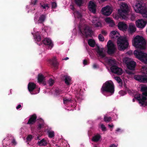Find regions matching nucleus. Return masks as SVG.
<instances>
[{
	"label": "nucleus",
	"instance_id": "a211bd4d",
	"mask_svg": "<svg viewBox=\"0 0 147 147\" xmlns=\"http://www.w3.org/2000/svg\"><path fill=\"white\" fill-rule=\"evenodd\" d=\"M134 78L135 79L140 82L144 83L147 82V78L145 76L141 75H135Z\"/></svg>",
	"mask_w": 147,
	"mask_h": 147
},
{
	"label": "nucleus",
	"instance_id": "8fccbe9b",
	"mask_svg": "<svg viewBox=\"0 0 147 147\" xmlns=\"http://www.w3.org/2000/svg\"><path fill=\"white\" fill-rule=\"evenodd\" d=\"M119 93L121 96H123L125 94V92L123 90L120 91L119 92Z\"/></svg>",
	"mask_w": 147,
	"mask_h": 147
},
{
	"label": "nucleus",
	"instance_id": "dca6fc26",
	"mask_svg": "<svg viewBox=\"0 0 147 147\" xmlns=\"http://www.w3.org/2000/svg\"><path fill=\"white\" fill-rule=\"evenodd\" d=\"M96 5L94 2L92 1L89 2L88 7L89 11L93 13L96 12Z\"/></svg>",
	"mask_w": 147,
	"mask_h": 147
},
{
	"label": "nucleus",
	"instance_id": "4468645a",
	"mask_svg": "<svg viewBox=\"0 0 147 147\" xmlns=\"http://www.w3.org/2000/svg\"><path fill=\"white\" fill-rule=\"evenodd\" d=\"M112 11V8L109 6H107L102 9V12L103 14L105 16H109Z\"/></svg>",
	"mask_w": 147,
	"mask_h": 147
},
{
	"label": "nucleus",
	"instance_id": "20e7f679",
	"mask_svg": "<svg viewBox=\"0 0 147 147\" xmlns=\"http://www.w3.org/2000/svg\"><path fill=\"white\" fill-rule=\"evenodd\" d=\"M120 8L118 11L120 17L123 19H127L129 11V7L128 5L126 3H122L120 5Z\"/></svg>",
	"mask_w": 147,
	"mask_h": 147
},
{
	"label": "nucleus",
	"instance_id": "f03ea898",
	"mask_svg": "<svg viewBox=\"0 0 147 147\" xmlns=\"http://www.w3.org/2000/svg\"><path fill=\"white\" fill-rule=\"evenodd\" d=\"M141 91L143 92L142 95L139 94L137 97L138 100L139 102L143 106H146L147 104L146 96H147V86H143L141 87Z\"/></svg>",
	"mask_w": 147,
	"mask_h": 147
},
{
	"label": "nucleus",
	"instance_id": "c03bdc74",
	"mask_svg": "<svg viewBox=\"0 0 147 147\" xmlns=\"http://www.w3.org/2000/svg\"><path fill=\"white\" fill-rule=\"evenodd\" d=\"M52 8L53 9H55L57 6V4L56 2H53L51 3Z\"/></svg>",
	"mask_w": 147,
	"mask_h": 147
},
{
	"label": "nucleus",
	"instance_id": "f3484780",
	"mask_svg": "<svg viewBox=\"0 0 147 147\" xmlns=\"http://www.w3.org/2000/svg\"><path fill=\"white\" fill-rule=\"evenodd\" d=\"M42 42L44 45L49 46V49H51L53 47V45L52 41L50 39L47 38H45L42 41Z\"/></svg>",
	"mask_w": 147,
	"mask_h": 147
},
{
	"label": "nucleus",
	"instance_id": "a19ab883",
	"mask_svg": "<svg viewBox=\"0 0 147 147\" xmlns=\"http://www.w3.org/2000/svg\"><path fill=\"white\" fill-rule=\"evenodd\" d=\"M92 67L94 69H97L100 68V66L96 63H94L92 65Z\"/></svg>",
	"mask_w": 147,
	"mask_h": 147
},
{
	"label": "nucleus",
	"instance_id": "f8f14e48",
	"mask_svg": "<svg viewBox=\"0 0 147 147\" xmlns=\"http://www.w3.org/2000/svg\"><path fill=\"white\" fill-rule=\"evenodd\" d=\"M111 70L112 72L117 75H121L123 73L122 69L116 65H113Z\"/></svg>",
	"mask_w": 147,
	"mask_h": 147
},
{
	"label": "nucleus",
	"instance_id": "052dcab7",
	"mask_svg": "<svg viewBox=\"0 0 147 147\" xmlns=\"http://www.w3.org/2000/svg\"><path fill=\"white\" fill-rule=\"evenodd\" d=\"M113 18L116 19H118L119 18L118 16H116V14H114L113 15Z\"/></svg>",
	"mask_w": 147,
	"mask_h": 147
},
{
	"label": "nucleus",
	"instance_id": "c756f323",
	"mask_svg": "<svg viewBox=\"0 0 147 147\" xmlns=\"http://www.w3.org/2000/svg\"><path fill=\"white\" fill-rule=\"evenodd\" d=\"M140 14L144 18H147V7H146Z\"/></svg>",
	"mask_w": 147,
	"mask_h": 147
},
{
	"label": "nucleus",
	"instance_id": "774afa93",
	"mask_svg": "<svg viewBox=\"0 0 147 147\" xmlns=\"http://www.w3.org/2000/svg\"><path fill=\"white\" fill-rule=\"evenodd\" d=\"M78 15L79 17L80 18V17H82V15L81 14L79 13Z\"/></svg>",
	"mask_w": 147,
	"mask_h": 147
},
{
	"label": "nucleus",
	"instance_id": "2eb2a0df",
	"mask_svg": "<svg viewBox=\"0 0 147 147\" xmlns=\"http://www.w3.org/2000/svg\"><path fill=\"white\" fill-rule=\"evenodd\" d=\"M117 26L119 30L123 32L126 31L127 30V25L124 22H119L117 24Z\"/></svg>",
	"mask_w": 147,
	"mask_h": 147
},
{
	"label": "nucleus",
	"instance_id": "5fc2aeb1",
	"mask_svg": "<svg viewBox=\"0 0 147 147\" xmlns=\"http://www.w3.org/2000/svg\"><path fill=\"white\" fill-rule=\"evenodd\" d=\"M135 18V17L133 15H132L131 16L130 19L131 20L134 21V20Z\"/></svg>",
	"mask_w": 147,
	"mask_h": 147
},
{
	"label": "nucleus",
	"instance_id": "6ab92c4d",
	"mask_svg": "<svg viewBox=\"0 0 147 147\" xmlns=\"http://www.w3.org/2000/svg\"><path fill=\"white\" fill-rule=\"evenodd\" d=\"M136 28L134 24L132 23L129 24L127 31L129 33L132 34L136 32Z\"/></svg>",
	"mask_w": 147,
	"mask_h": 147
},
{
	"label": "nucleus",
	"instance_id": "bb28decb",
	"mask_svg": "<svg viewBox=\"0 0 147 147\" xmlns=\"http://www.w3.org/2000/svg\"><path fill=\"white\" fill-rule=\"evenodd\" d=\"M105 22L109 24V26H113L115 25L113 21L109 18H107L105 19Z\"/></svg>",
	"mask_w": 147,
	"mask_h": 147
},
{
	"label": "nucleus",
	"instance_id": "f704fd0d",
	"mask_svg": "<svg viewBox=\"0 0 147 147\" xmlns=\"http://www.w3.org/2000/svg\"><path fill=\"white\" fill-rule=\"evenodd\" d=\"M35 39L36 41V40L38 42L40 41L41 40V36L38 33H36L35 34Z\"/></svg>",
	"mask_w": 147,
	"mask_h": 147
},
{
	"label": "nucleus",
	"instance_id": "69168bd1",
	"mask_svg": "<svg viewBox=\"0 0 147 147\" xmlns=\"http://www.w3.org/2000/svg\"><path fill=\"white\" fill-rule=\"evenodd\" d=\"M120 129H119V128H117L116 130V131H120Z\"/></svg>",
	"mask_w": 147,
	"mask_h": 147
},
{
	"label": "nucleus",
	"instance_id": "72a5a7b5",
	"mask_svg": "<svg viewBox=\"0 0 147 147\" xmlns=\"http://www.w3.org/2000/svg\"><path fill=\"white\" fill-rule=\"evenodd\" d=\"M63 103L64 104H68L71 102V99L68 98L67 97H64L63 99Z\"/></svg>",
	"mask_w": 147,
	"mask_h": 147
},
{
	"label": "nucleus",
	"instance_id": "aec40b11",
	"mask_svg": "<svg viewBox=\"0 0 147 147\" xmlns=\"http://www.w3.org/2000/svg\"><path fill=\"white\" fill-rule=\"evenodd\" d=\"M49 62L52 67H53L55 69H57L59 63L57 61L55 57H53L52 59H50Z\"/></svg>",
	"mask_w": 147,
	"mask_h": 147
},
{
	"label": "nucleus",
	"instance_id": "cd10ccee",
	"mask_svg": "<svg viewBox=\"0 0 147 147\" xmlns=\"http://www.w3.org/2000/svg\"><path fill=\"white\" fill-rule=\"evenodd\" d=\"M88 45L92 47H94L96 45V43L95 40L94 39H89L88 41Z\"/></svg>",
	"mask_w": 147,
	"mask_h": 147
},
{
	"label": "nucleus",
	"instance_id": "c9c22d12",
	"mask_svg": "<svg viewBox=\"0 0 147 147\" xmlns=\"http://www.w3.org/2000/svg\"><path fill=\"white\" fill-rule=\"evenodd\" d=\"M44 78V77L42 74H39L38 76V81L39 82H42Z\"/></svg>",
	"mask_w": 147,
	"mask_h": 147
},
{
	"label": "nucleus",
	"instance_id": "0e129e2a",
	"mask_svg": "<svg viewBox=\"0 0 147 147\" xmlns=\"http://www.w3.org/2000/svg\"><path fill=\"white\" fill-rule=\"evenodd\" d=\"M109 147H117V146L114 144H113L111 145Z\"/></svg>",
	"mask_w": 147,
	"mask_h": 147
},
{
	"label": "nucleus",
	"instance_id": "a18cd8bd",
	"mask_svg": "<svg viewBox=\"0 0 147 147\" xmlns=\"http://www.w3.org/2000/svg\"><path fill=\"white\" fill-rule=\"evenodd\" d=\"M32 138V135H30L28 136L27 138L26 139L28 141H31Z\"/></svg>",
	"mask_w": 147,
	"mask_h": 147
},
{
	"label": "nucleus",
	"instance_id": "b1692460",
	"mask_svg": "<svg viewBox=\"0 0 147 147\" xmlns=\"http://www.w3.org/2000/svg\"><path fill=\"white\" fill-rule=\"evenodd\" d=\"M119 35L118 32L117 31H113L110 33V37L111 38H116Z\"/></svg>",
	"mask_w": 147,
	"mask_h": 147
},
{
	"label": "nucleus",
	"instance_id": "393cba45",
	"mask_svg": "<svg viewBox=\"0 0 147 147\" xmlns=\"http://www.w3.org/2000/svg\"><path fill=\"white\" fill-rule=\"evenodd\" d=\"M37 144L40 146H45L47 144V141L43 138L42 140L38 142Z\"/></svg>",
	"mask_w": 147,
	"mask_h": 147
},
{
	"label": "nucleus",
	"instance_id": "ea45409f",
	"mask_svg": "<svg viewBox=\"0 0 147 147\" xmlns=\"http://www.w3.org/2000/svg\"><path fill=\"white\" fill-rule=\"evenodd\" d=\"M40 6L41 7H42L43 9H48L49 8V7L47 3H44L42 5L40 4Z\"/></svg>",
	"mask_w": 147,
	"mask_h": 147
},
{
	"label": "nucleus",
	"instance_id": "423d86ee",
	"mask_svg": "<svg viewBox=\"0 0 147 147\" xmlns=\"http://www.w3.org/2000/svg\"><path fill=\"white\" fill-rule=\"evenodd\" d=\"M134 54L138 59L146 64H147V54L138 50H135Z\"/></svg>",
	"mask_w": 147,
	"mask_h": 147
},
{
	"label": "nucleus",
	"instance_id": "603ef678",
	"mask_svg": "<svg viewBox=\"0 0 147 147\" xmlns=\"http://www.w3.org/2000/svg\"><path fill=\"white\" fill-rule=\"evenodd\" d=\"M12 143L13 144V145L14 146H15L16 145L17 143L16 141V140L13 139L12 141Z\"/></svg>",
	"mask_w": 147,
	"mask_h": 147
},
{
	"label": "nucleus",
	"instance_id": "e433bc0d",
	"mask_svg": "<svg viewBox=\"0 0 147 147\" xmlns=\"http://www.w3.org/2000/svg\"><path fill=\"white\" fill-rule=\"evenodd\" d=\"M141 72L143 74H147V67L143 66L141 69Z\"/></svg>",
	"mask_w": 147,
	"mask_h": 147
},
{
	"label": "nucleus",
	"instance_id": "4d7b16f0",
	"mask_svg": "<svg viewBox=\"0 0 147 147\" xmlns=\"http://www.w3.org/2000/svg\"><path fill=\"white\" fill-rule=\"evenodd\" d=\"M83 64L84 65H87V61L86 60L84 59L83 61Z\"/></svg>",
	"mask_w": 147,
	"mask_h": 147
},
{
	"label": "nucleus",
	"instance_id": "1a4fd4ad",
	"mask_svg": "<svg viewBox=\"0 0 147 147\" xmlns=\"http://www.w3.org/2000/svg\"><path fill=\"white\" fill-rule=\"evenodd\" d=\"M136 26L138 28L142 29L144 28L147 24V20L143 19H139L135 22Z\"/></svg>",
	"mask_w": 147,
	"mask_h": 147
},
{
	"label": "nucleus",
	"instance_id": "bf43d9fd",
	"mask_svg": "<svg viewBox=\"0 0 147 147\" xmlns=\"http://www.w3.org/2000/svg\"><path fill=\"white\" fill-rule=\"evenodd\" d=\"M98 38L99 41H101V34H99Z\"/></svg>",
	"mask_w": 147,
	"mask_h": 147
},
{
	"label": "nucleus",
	"instance_id": "9d476101",
	"mask_svg": "<svg viewBox=\"0 0 147 147\" xmlns=\"http://www.w3.org/2000/svg\"><path fill=\"white\" fill-rule=\"evenodd\" d=\"M146 7L143 3L139 2L136 3L134 7V9L135 12L140 13Z\"/></svg>",
	"mask_w": 147,
	"mask_h": 147
},
{
	"label": "nucleus",
	"instance_id": "09e8293b",
	"mask_svg": "<svg viewBox=\"0 0 147 147\" xmlns=\"http://www.w3.org/2000/svg\"><path fill=\"white\" fill-rule=\"evenodd\" d=\"M55 91L57 94L58 95L60 94L61 92V91L60 89H56Z\"/></svg>",
	"mask_w": 147,
	"mask_h": 147
},
{
	"label": "nucleus",
	"instance_id": "338daca9",
	"mask_svg": "<svg viewBox=\"0 0 147 147\" xmlns=\"http://www.w3.org/2000/svg\"><path fill=\"white\" fill-rule=\"evenodd\" d=\"M69 59V58L68 57H66L65 58V59H63V60H66L67 59Z\"/></svg>",
	"mask_w": 147,
	"mask_h": 147
},
{
	"label": "nucleus",
	"instance_id": "9b49d317",
	"mask_svg": "<svg viewBox=\"0 0 147 147\" xmlns=\"http://www.w3.org/2000/svg\"><path fill=\"white\" fill-rule=\"evenodd\" d=\"M108 53L109 54L113 53L115 50V47L113 42L111 40H109L107 43Z\"/></svg>",
	"mask_w": 147,
	"mask_h": 147
},
{
	"label": "nucleus",
	"instance_id": "2f4dec72",
	"mask_svg": "<svg viewBox=\"0 0 147 147\" xmlns=\"http://www.w3.org/2000/svg\"><path fill=\"white\" fill-rule=\"evenodd\" d=\"M75 4L78 6H81L83 4L82 0H74Z\"/></svg>",
	"mask_w": 147,
	"mask_h": 147
},
{
	"label": "nucleus",
	"instance_id": "de8ad7c7",
	"mask_svg": "<svg viewBox=\"0 0 147 147\" xmlns=\"http://www.w3.org/2000/svg\"><path fill=\"white\" fill-rule=\"evenodd\" d=\"M109 64H111V65H112L114 64L115 61L113 60L109 59Z\"/></svg>",
	"mask_w": 147,
	"mask_h": 147
},
{
	"label": "nucleus",
	"instance_id": "0eeeda50",
	"mask_svg": "<svg viewBox=\"0 0 147 147\" xmlns=\"http://www.w3.org/2000/svg\"><path fill=\"white\" fill-rule=\"evenodd\" d=\"M79 30L83 35L87 38L92 37L93 34V31L92 28L88 26H86L83 30L79 26Z\"/></svg>",
	"mask_w": 147,
	"mask_h": 147
},
{
	"label": "nucleus",
	"instance_id": "3c124183",
	"mask_svg": "<svg viewBox=\"0 0 147 147\" xmlns=\"http://www.w3.org/2000/svg\"><path fill=\"white\" fill-rule=\"evenodd\" d=\"M107 130V129L105 127L104 125H102V130L103 131H105Z\"/></svg>",
	"mask_w": 147,
	"mask_h": 147
},
{
	"label": "nucleus",
	"instance_id": "7ed1b4c3",
	"mask_svg": "<svg viewBox=\"0 0 147 147\" xmlns=\"http://www.w3.org/2000/svg\"><path fill=\"white\" fill-rule=\"evenodd\" d=\"M117 44L118 49L120 51H124L129 45L127 39L124 36H120L117 38Z\"/></svg>",
	"mask_w": 147,
	"mask_h": 147
},
{
	"label": "nucleus",
	"instance_id": "7c9ffc66",
	"mask_svg": "<svg viewBox=\"0 0 147 147\" xmlns=\"http://www.w3.org/2000/svg\"><path fill=\"white\" fill-rule=\"evenodd\" d=\"M92 22L93 24L96 27H98L100 26L101 23L98 20L96 19H94L92 20Z\"/></svg>",
	"mask_w": 147,
	"mask_h": 147
},
{
	"label": "nucleus",
	"instance_id": "f257e3e1",
	"mask_svg": "<svg viewBox=\"0 0 147 147\" xmlns=\"http://www.w3.org/2000/svg\"><path fill=\"white\" fill-rule=\"evenodd\" d=\"M132 42L133 45L136 48L144 49L146 48V41L142 36H134Z\"/></svg>",
	"mask_w": 147,
	"mask_h": 147
},
{
	"label": "nucleus",
	"instance_id": "79ce46f5",
	"mask_svg": "<svg viewBox=\"0 0 147 147\" xmlns=\"http://www.w3.org/2000/svg\"><path fill=\"white\" fill-rule=\"evenodd\" d=\"M111 118L110 117H107L105 116L104 117V120L106 122H109L111 120Z\"/></svg>",
	"mask_w": 147,
	"mask_h": 147
},
{
	"label": "nucleus",
	"instance_id": "412c9836",
	"mask_svg": "<svg viewBox=\"0 0 147 147\" xmlns=\"http://www.w3.org/2000/svg\"><path fill=\"white\" fill-rule=\"evenodd\" d=\"M37 116L35 114H34L30 116V118L27 123V124H33L36 121Z\"/></svg>",
	"mask_w": 147,
	"mask_h": 147
},
{
	"label": "nucleus",
	"instance_id": "c85d7f7f",
	"mask_svg": "<svg viewBox=\"0 0 147 147\" xmlns=\"http://www.w3.org/2000/svg\"><path fill=\"white\" fill-rule=\"evenodd\" d=\"M100 137V136L98 134L92 137V140L94 142H97L99 141Z\"/></svg>",
	"mask_w": 147,
	"mask_h": 147
},
{
	"label": "nucleus",
	"instance_id": "6e6552de",
	"mask_svg": "<svg viewBox=\"0 0 147 147\" xmlns=\"http://www.w3.org/2000/svg\"><path fill=\"white\" fill-rule=\"evenodd\" d=\"M126 64L127 68L131 70H134L136 65V63L133 60L127 57L125 58L123 60Z\"/></svg>",
	"mask_w": 147,
	"mask_h": 147
},
{
	"label": "nucleus",
	"instance_id": "58836bf2",
	"mask_svg": "<svg viewBox=\"0 0 147 147\" xmlns=\"http://www.w3.org/2000/svg\"><path fill=\"white\" fill-rule=\"evenodd\" d=\"M40 121H41V123H39L38 126V129L40 130L43 126V121L41 119H39Z\"/></svg>",
	"mask_w": 147,
	"mask_h": 147
},
{
	"label": "nucleus",
	"instance_id": "5701e85b",
	"mask_svg": "<svg viewBox=\"0 0 147 147\" xmlns=\"http://www.w3.org/2000/svg\"><path fill=\"white\" fill-rule=\"evenodd\" d=\"M63 78L64 81L66 85H69L70 84L71 78L69 76L67 75H64Z\"/></svg>",
	"mask_w": 147,
	"mask_h": 147
},
{
	"label": "nucleus",
	"instance_id": "37998d69",
	"mask_svg": "<svg viewBox=\"0 0 147 147\" xmlns=\"http://www.w3.org/2000/svg\"><path fill=\"white\" fill-rule=\"evenodd\" d=\"M54 81L53 80L50 79L49 81V83L50 86H52L54 84Z\"/></svg>",
	"mask_w": 147,
	"mask_h": 147
},
{
	"label": "nucleus",
	"instance_id": "680f3d73",
	"mask_svg": "<svg viewBox=\"0 0 147 147\" xmlns=\"http://www.w3.org/2000/svg\"><path fill=\"white\" fill-rule=\"evenodd\" d=\"M108 126L110 128H113L114 127V125L113 124H112L111 125H108Z\"/></svg>",
	"mask_w": 147,
	"mask_h": 147
},
{
	"label": "nucleus",
	"instance_id": "13d9d810",
	"mask_svg": "<svg viewBox=\"0 0 147 147\" xmlns=\"http://www.w3.org/2000/svg\"><path fill=\"white\" fill-rule=\"evenodd\" d=\"M21 107V105L20 104L18 105L16 107L17 109H18Z\"/></svg>",
	"mask_w": 147,
	"mask_h": 147
},
{
	"label": "nucleus",
	"instance_id": "473e14b6",
	"mask_svg": "<svg viewBox=\"0 0 147 147\" xmlns=\"http://www.w3.org/2000/svg\"><path fill=\"white\" fill-rule=\"evenodd\" d=\"M115 79L119 84V85L121 86L122 85V81L120 78L118 77H115L114 78Z\"/></svg>",
	"mask_w": 147,
	"mask_h": 147
},
{
	"label": "nucleus",
	"instance_id": "6e6d98bb",
	"mask_svg": "<svg viewBox=\"0 0 147 147\" xmlns=\"http://www.w3.org/2000/svg\"><path fill=\"white\" fill-rule=\"evenodd\" d=\"M38 0H34L32 2V3L34 5H35L37 2Z\"/></svg>",
	"mask_w": 147,
	"mask_h": 147
},
{
	"label": "nucleus",
	"instance_id": "39448f33",
	"mask_svg": "<svg viewBox=\"0 0 147 147\" xmlns=\"http://www.w3.org/2000/svg\"><path fill=\"white\" fill-rule=\"evenodd\" d=\"M103 91L108 92L112 94L114 92V86L113 82L111 80L106 81L102 86Z\"/></svg>",
	"mask_w": 147,
	"mask_h": 147
},
{
	"label": "nucleus",
	"instance_id": "a878e982",
	"mask_svg": "<svg viewBox=\"0 0 147 147\" xmlns=\"http://www.w3.org/2000/svg\"><path fill=\"white\" fill-rule=\"evenodd\" d=\"M46 18V15L44 14L41 15L39 17L38 21V23L41 24L43 23L45 20Z\"/></svg>",
	"mask_w": 147,
	"mask_h": 147
},
{
	"label": "nucleus",
	"instance_id": "e2e57ef3",
	"mask_svg": "<svg viewBox=\"0 0 147 147\" xmlns=\"http://www.w3.org/2000/svg\"><path fill=\"white\" fill-rule=\"evenodd\" d=\"M71 9L73 10L74 11L75 9V8L74 6L72 5L71 7Z\"/></svg>",
	"mask_w": 147,
	"mask_h": 147
},
{
	"label": "nucleus",
	"instance_id": "864d4df0",
	"mask_svg": "<svg viewBox=\"0 0 147 147\" xmlns=\"http://www.w3.org/2000/svg\"><path fill=\"white\" fill-rule=\"evenodd\" d=\"M102 34L104 36L106 35L107 34V32L105 31L102 30Z\"/></svg>",
	"mask_w": 147,
	"mask_h": 147
},
{
	"label": "nucleus",
	"instance_id": "4c0bfd02",
	"mask_svg": "<svg viewBox=\"0 0 147 147\" xmlns=\"http://www.w3.org/2000/svg\"><path fill=\"white\" fill-rule=\"evenodd\" d=\"M48 136L49 138H52L55 136L54 132L53 131H48Z\"/></svg>",
	"mask_w": 147,
	"mask_h": 147
},
{
	"label": "nucleus",
	"instance_id": "4be33fe9",
	"mask_svg": "<svg viewBox=\"0 0 147 147\" xmlns=\"http://www.w3.org/2000/svg\"><path fill=\"white\" fill-rule=\"evenodd\" d=\"M95 50L96 52V55L99 60L101 62V49L98 45H96Z\"/></svg>",
	"mask_w": 147,
	"mask_h": 147
},
{
	"label": "nucleus",
	"instance_id": "ddd939ff",
	"mask_svg": "<svg viewBox=\"0 0 147 147\" xmlns=\"http://www.w3.org/2000/svg\"><path fill=\"white\" fill-rule=\"evenodd\" d=\"M36 84L34 83L30 82L28 83V89L32 94H35L39 92V89L38 90L37 92L34 93L33 91L36 88Z\"/></svg>",
	"mask_w": 147,
	"mask_h": 147
},
{
	"label": "nucleus",
	"instance_id": "49530a36",
	"mask_svg": "<svg viewBox=\"0 0 147 147\" xmlns=\"http://www.w3.org/2000/svg\"><path fill=\"white\" fill-rule=\"evenodd\" d=\"M81 89H78L76 92V95L78 96H79V95L81 94Z\"/></svg>",
	"mask_w": 147,
	"mask_h": 147
}]
</instances>
